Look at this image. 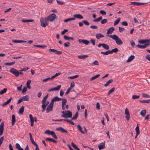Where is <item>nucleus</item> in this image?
Instances as JSON below:
<instances>
[{"instance_id": "nucleus-1", "label": "nucleus", "mask_w": 150, "mask_h": 150, "mask_svg": "<svg viewBox=\"0 0 150 150\" xmlns=\"http://www.w3.org/2000/svg\"><path fill=\"white\" fill-rule=\"evenodd\" d=\"M107 36H108L110 38L113 40H115L116 43L118 45H120L123 44V42L121 39L118 36L115 35H107Z\"/></svg>"}, {"instance_id": "nucleus-2", "label": "nucleus", "mask_w": 150, "mask_h": 150, "mask_svg": "<svg viewBox=\"0 0 150 150\" xmlns=\"http://www.w3.org/2000/svg\"><path fill=\"white\" fill-rule=\"evenodd\" d=\"M72 116V113L69 110L65 111V112L61 115V117L65 118H70Z\"/></svg>"}, {"instance_id": "nucleus-3", "label": "nucleus", "mask_w": 150, "mask_h": 150, "mask_svg": "<svg viewBox=\"0 0 150 150\" xmlns=\"http://www.w3.org/2000/svg\"><path fill=\"white\" fill-rule=\"evenodd\" d=\"M41 19V25L43 27H45L46 25H47L48 23V20L47 18H45L43 19Z\"/></svg>"}, {"instance_id": "nucleus-4", "label": "nucleus", "mask_w": 150, "mask_h": 150, "mask_svg": "<svg viewBox=\"0 0 150 150\" xmlns=\"http://www.w3.org/2000/svg\"><path fill=\"white\" fill-rule=\"evenodd\" d=\"M56 15L54 13H52L47 18L48 21L52 22L56 18Z\"/></svg>"}, {"instance_id": "nucleus-5", "label": "nucleus", "mask_w": 150, "mask_h": 150, "mask_svg": "<svg viewBox=\"0 0 150 150\" xmlns=\"http://www.w3.org/2000/svg\"><path fill=\"white\" fill-rule=\"evenodd\" d=\"M9 71L16 76L18 77V72L17 69L12 68Z\"/></svg>"}, {"instance_id": "nucleus-6", "label": "nucleus", "mask_w": 150, "mask_h": 150, "mask_svg": "<svg viewBox=\"0 0 150 150\" xmlns=\"http://www.w3.org/2000/svg\"><path fill=\"white\" fill-rule=\"evenodd\" d=\"M54 105V103L50 102V103L48 106L46 112L47 113H49L52 110V108Z\"/></svg>"}, {"instance_id": "nucleus-7", "label": "nucleus", "mask_w": 150, "mask_h": 150, "mask_svg": "<svg viewBox=\"0 0 150 150\" xmlns=\"http://www.w3.org/2000/svg\"><path fill=\"white\" fill-rule=\"evenodd\" d=\"M139 42L140 44L144 43H149L150 45V40L149 39H146L145 40H143L139 41Z\"/></svg>"}, {"instance_id": "nucleus-8", "label": "nucleus", "mask_w": 150, "mask_h": 150, "mask_svg": "<svg viewBox=\"0 0 150 150\" xmlns=\"http://www.w3.org/2000/svg\"><path fill=\"white\" fill-rule=\"evenodd\" d=\"M125 113L126 115V118L127 120H129L130 118V115L128 109L126 108L125 111Z\"/></svg>"}, {"instance_id": "nucleus-9", "label": "nucleus", "mask_w": 150, "mask_h": 150, "mask_svg": "<svg viewBox=\"0 0 150 150\" xmlns=\"http://www.w3.org/2000/svg\"><path fill=\"white\" fill-rule=\"evenodd\" d=\"M56 129L57 131H61V132L63 133H65L67 134L68 133V132L67 130H65L62 127H59L58 128H56Z\"/></svg>"}, {"instance_id": "nucleus-10", "label": "nucleus", "mask_w": 150, "mask_h": 150, "mask_svg": "<svg viewBox=\"0 0 150 150\" xmlns=\"http://www.w3.org/2000/svg\"><path fill=\"white\" fill-rule=\"evenodd\" d=\"M61 87V85H59L57 87H54L53 88H52L51 89H50L48 90V91L49 92H50L53 91H58L59 90Z\"/></svg>"}, {"instance_id": "nucleus-11", "label": "nucleus", "mask_w": 150, "mask_h": 150, "mask_svg": "<svg viewBox=\"0 0 150 150\" xmlns=\"http://www.w3.org/2000/svg\"><path fill=\"white\" fill-rule=\"evenodd\" d=\"M149 45V44L145 43L144 45H137V46L141 49H144Z\"/></svg>"}, {"instance_id": "nucleus-12", "label": "nucleus", "mask_w": 150, "mask_h": 150, "mask_svg": "<svg viewBox=\"0 0 150 150\" xmlns=\"http://www.w3.org/2000/svg\"><path fill=\"white\" fill-rule=\"evenodd\" d=\"M105 141L99 144L98 146V148L99 150H102L105 148Z\"/></svg>"}, {"instance_id": "nucleus-13", "label": "nucleus", "mask_w": 150, "mask_h": 150, "mask_svg": "<svg viewBox=\"0 0 150 150\" xmlns=\"http://www.w3.org/2000/svg\"><path fill=\"white\" fill-rule=\"evenodd\" d=\"M4 128V123L2 122H1L0 125V135H1L3 132Z\"/></svg>"}, {"instance_id": "nucleus-14", "label": "nucleus", "mask_w": 150, "mask_h": 150, "mask_svg": "<svg viewBox=\"0 0 150 150\" xmlns=\"http://www.w3.org/2000/svg\"><path fill=\"white\" fill-rule=\"evenodd\" d=\"M79 42L80 43L82 42L86 45H88L89 43V41L86 40H81L80 39L79 40Z\"/></svg>"}, {"instance_id": "nucleus-15", "label": "nucleus", "mask_w": 150, "mask_h": 150, "mask_svg": "<svg viewBox=\"0 0 150 150\" xmlns=\"http://www.w3.org/2000/svg\"><path fill=\"white\" fill-rule=\"evenodd\" d=\"M62 100V98H59L57 96L55 97L54 98H53L51 100V102L52 103H54V101H59Z\"/></svg>"}, {"instance_id": "nucleus-16", "label": "nucleus", "mask_w": 150, "mask_h": 150, "mask_svg": "<svg viewBox=\"0 0 150 150\" xmlns=\"http://www.w3.org/2000/svg\"><path fill=\"white\" fill-rule=\"evenodd\" d=\"M96 37L97 39L98 40H99L100 38L104 37V36L101 33H98L96 34Z\"/></svg>"}, {"instance_id": "nucleus-17", "label": "nucleus", "mask_w": 150, "mask_h": 150, "mask_svg": "<svg viewBox=\"0 0 150 150\" xmlns=\"http://www.w3.org/2000/svg\"><path fill=\"white\" fill-rule=\"evenodd\" d=\"M29 135L30 136V139L32 144L35 146L36 145H37V144H36V143L35 142L34 140L33 139L32 135V134L30 133H29Z\"/></svg>"}, {"instance_id": "nucleus-18", "label": "nucleus", "mask_w": 150, "mask_h": 150, "mask_svg": "<svg viewBox=\"0 0 150 150\" xmlns=\"http://www.w3.org/2000/svg\"><path fill=\"white\" fill-rule=\"evenodd\" d=\"M74 18L79 19H82L83 18V16L80 14H76L74 15Z\"/></svg>"}, {"instance_id": "nucleus-19", "label": "nucleus", "mask_w": 150, "mask_h": 150, "mask_svg": "<svg viewBox=\"0 0 150 150\" xmlns=\"http://www.w3.org/2000/svg\"><path fill=\"white\" fill-rule=\"evenodd\" d=\"M135 56L133 55H131L128 58L127 61V62H129L132 61L134 59Z\"/></svg>"}, {"instance_id": "nucleus-20", "label": "nucleus", "mask_w": 150, "mask_h": 150, "mask_svg": "<svg viewBox=\"0 0 150 150\" xmlns=\"http://www.w3.org/2000/svg\"><path fill=\"white\" fill-rule=\"evenodd\" d=\"M12 126H13L15 124L16 121V117L15 115H12Z\"/></svg>"}, {"instance_id": "nucleus-21", "label": "nucleus", "mask_w": 150, "mask_h": 150, "mask_svg": "<svg viewBox=\"0 0 150 150\" xmlns=\"http://www.w3.org/2000/svg\"><path fill=\"white\" fill-rule=\"evenodd\" d=\"M76 18L74 17L70 18L64 20V21L65 22L67 23L71 21L74 20Z\"/></svg>"}, {"instance_id": "nucleus-22", "label": "nucleus", "mask_w": 150, "mask_h": 150, "mask_svg": "<svg viewBox=\"0 0 150 150\" xmlns=\"http://www.w3.org/2000/svg\"><path fill=\"white\" fill-rule=\"evenodd\" d=\"M88 57V55H80L78 56V57L80 59H84Z\"/></svg>"}, {"instance_id": "nucleus-23", "label": "nucleus", "mask_w": 150, "mask_h": 150, "mask_svg": "<svg viewBox=\"0 0 150 150\" xmlns=\"http://www.w3.org/2000/svg\"><path fill=\"white\" fill-rule=\"evenodd\" d=\"M115 30V29H108L107 32V33L108 35L111 34Z\"/></svg>"}, {"instance_id": "nucleus-24", "label": "nucleus", "mask_w": 150, "mask_h": 150, "mask_svg": "<svg viewBox=\"0 0 150 150\" xmlns=\"http://www.w3.org/2000/svg\"><path fill=\"white\" fill-rule=\"evenodd\" d=\"M24 106H22L19 109V113L20 114H22L23 113L24 111Z\"/></svg>"}, {"instance_id": "nucleus-25", "label": "nucleus", "mask_w": 150, "mask_h": 150, "mask_svg": "<svg viewBox=\"0 0 150 150\" xmlns=\"http://www.w3.org/2000/svg\"><path fill=\"white\" fill-rule=\"evenodd\" d=\"M77 127L79 131L82 134H84L85 132L82 130V128L80 125H78L77 126Z\"/></svg>"}, {"instance_id": "nucleus-26", "label": "nucleus", "mask_w": 150, "mask_h": 150, "mask_svg": "<svg viewBox=\"0 0 150 150\" xmlns=\"http://www.w3.org/2000/svg\"><path fill=\"white\" fill-rule=\"evenodd\" d=\"M12 42L15 43H21L26 42V41L23 40H13Z\"/></svg>"}, {"instance_id": "nucleus-27", "label": "nucleus", "mask_w": 150, "mask_h": 150, "mask_svg": "<svg viewBox=\"0 0 150 150\" xmlns=\"http://www.w3.org/2000/svg\"><path fill=\"white\" fill-rule=\"evenodd\" d=\"M12 99V98L11 97L8 100H7L6 102H5L3 104L2 106H4L8 104L11 101V100Z\"/></svg>"}, {"instance_id": "nucleus-28", "label": "nucleus", "mask_w": 150, "mask_h": 150, "mask_svg": "<svg viewBox=\"0 0 150 150\" xmlns=\"http://www.w3.org/2000/svg\"><path fill=\"white\" fill-rule=\"evenodd\" d=\"M100 53L102 54L105 55H108L109 54H111L110 52V50H108L106 51L105 52H101Z\"/></svg>"}, {"instance_id": "nucleus-29", "label": "nucleus", "mask_w": 150, "mask_h": 150, "mask_svg": "<svg viewBox=\"0 0 150 150\" xmlns=\"http://www.w3.org/2000/svg\"><path fill=\"white\" fill-rule=\"evenodd\" d=\"M31 81L30 80H28L27 81L26 83L27 87L29 89L31 88V87L30 86V84L31 83Z\"/></svg>"}, {"instance_id": "nucleus-30", "label": "nucleus", "mask_w": 150, "mask_h": 150, "mask_svg": "<svg viewBox=\"0 0 150 150\" xmlns=\"http://www.w3.org/2000/svg\"><path fill=\"white\" fill-rule=\"evenodd\" d=\"M16 149L18 150H24L20 146V144L18 143L16 144Z\"/></svg>"}, {"instance_id": "nucleus-31", "label": "nucleus", "mask_w": 150, "mask_h": 150, "mask_svg": "<svg viewBox=\"0 0 150 150\" xmlns=\"http://www.w3.org/2000/svg\"><path fill=\"white\" fill-rule=\"evenodd\" d=\"M146 111L145 110H142L140 112V114L142 117H144L146 113Z\"/></svg>"}, {"instance_id": "nucleus-32", "label": "nucleus", "mask_w": 150, "mask_h": 150, "mask_svg": "<svg viewBox=\"0 0 150 150\" xmlns=\"http://www.w3.org/2000/svg\"><path fill=\"white\" fill-rule=\"evenodd\" d=\"M72 146L76 150H80L79 148L77 146L76 144H75L73 142L71 143Z\"/></svg>"}, {"instance_id": "nucleus-33", "label": "nucleus", "mask_w": 150, "mask_h": 150, "mask_svg": "<svg viewBox=\"0 0 150 150\" xmlns=\"http://www.w3.org/2000/svg\"><path fill=\"white\" fill-rule=\"evenodd\" d=\"M48 94H47L43 98L42 100V103H44L46 102V100L48 97Z\"/></svg>"}, {"instance_id": "nucleus-34", "label": "nucleus", "mask_w": 150, "mask_h": 150, "mask_svg": "<svg viewBox=\"0 0 150 150\" xmlns=\"http://www.w3.org/2000/svg\"><path fill=\"white\" fill-rule=\"evenodd\" d=\"M29 96L27 95L24 96L22 97L23 100L28 101L29 99Z\"/></svg>"}, {"instance_id": "nucleus-35", "label": "nucleus", "mask_w": 150, "mask_h": 150, "mask_svg": "<svg viewBox=\"0 0 150 150\" xmlns=\"http://www.w3.org/2000/svg\"><path fill=\"white\" fill-rule=\"evenodd\" d=\"M103 47L106 50H108L109 49V46L107 44L105 43H103Z\"/></svg>"}, {"instance_id": "nucleus-36", "label": "nucleus", "mask_w": 150, "mask_h": 150, "mask_svg": "<svg viewBox=\"0 0 150 150\" xmlns=\"http://www.w3.org/2000/svg\"><path fill=\"white\" fill-rule=\"evenodd\" d=\"M34 21L33 20H29V19H23L22 20V21L23 23H28L29 22H32Z\"/></svg>"}, {"instance_id": "nucleus-37", "label": "nucleus", "mask_w": 150, "mask_h": 150, "mask_svg": "<svg viewBox=\"0 0 150 150\" xmlns=\"http://www.w3.org/2000/svg\"><path fill=\"white\" fill-rule=\"evenodd\" d=\"M136 132L137 133V135H139L140 133L139 128L138 126V124H137V126L135 128Z\"/></svg>"}, {"instance_id": "nucleus-38", "label": "nucleus", "mask_w": 150, "mask_h": 150, "mask_svg": "<svg viewBox=\"0 0 150 150\" xmlns=\"http://www.w3.org/2000/svg\"><path fill=\"white\" fill-rule=\"evenodd\" d=\"M113 81V80L112 79H110L107 83L104 85V86L105 87L107 86L110 83H112Z\"/></svg>"}, {"instance_id": "nucleus-39", "label": "nucleus", "mask_w": 150, "mask_h": 150, "mask_svg": "<svg viewBox=\"0 0 150 150\" xmlns=\"http://www.w3.org/2000/svg\"><path fill=\"white\" fill-rule=\"evenodd\" d=\"M139 102L141 103H148L150 102V100H141L139 101Z\"/></svg>"}, {"instance_id": "nucleus-40", "label": "nucleus", "mask_w": 150, "mask_h": 150, "mask_svg": "<svg viewBox=\"0 0 150 150\" xmlns=\"http://www.w3.org/2000/svg\"><path fill=\"white\" fill-rule=\"evenodd\" d=\"M78 112H76L75 115L71 118V120H74V119H77V118L78 117Z\"/></svg>"}, {"instance_id": "nucleus-41", "label": "nucleus", "mask_w": 150, "mask_h": 150, "mask_svg": "<svg viewBox=\"0 0 150 150\" xmlns=\"http://www.w3.org/2000/svg\"><path fill=\"white\" fill-rule=\"evenodd\" d=\"M15 62L14 61L12 62H10V63L7 62V63H5V65L11 66V65H12L14 64H15Z\"/></svg>"}, {"instance_id": "nucleus-42", "label": "nucleus", "mask_w": 150, "mask_h": 150, "mask_svg": "<svg viewBox=\"0 0 150 150\" xmlns=\"http://www.w3.org/2000/svg\"><path fill=\"white\" fill-rule=\"evenodd\" d=\"M120 18H118L115 22L114 23V25H117L120 22Z\"/></svg>"}, {"instance_id": "nucleus-43", "label": "nucleus", "mask_w": 150, "mask_h": 150, "mask_svg": "<svg viewBox=\"0 0 150 150\" xmlns=\"http://www.w3.org/2000/svg\"><path fill=\"white\" fill-rule=\"evenodd\" d=\"M118 51V49L117 48H115L112 49V50H110V52L111 54H112L113 52L116 53Z\"/></svg>"}, {"instance_id": "nucleus-44", "label": "nucleus", "mask_w": 150, "mask_h": 150, "mask_svg": "<svg viewBox=\"0 0 150 150\" xmlns=\"http://www.w3.org/2000/svg\"><path fill=\"white\" fill-rule=\"evenodd\" d=\"M7 91V89L6 88H4L3 90H1L0 91V94L2 95L3 94L5 93Z\"/></svg>"}, {"instance_id": "nucleus-45", "label": "nucleus", "mask_w": 150, "mask_h": 150, "mask_svg": "<svg viewBox=\"0 0 150 150\" xmlns=\"http://www.w3.org/2000/svg\"><path fill=\"white\" fill-rule=\"evenodd\" d=\"M53 131H51L49 130H47L45 131V133L49 135H51L52 134Z\"/></svg>"}, {"instance_id": "nucleus-46", "label": "nucleus", "mask_w": 150, "mask_h": 150, "mask_svg": "<svg viewBox=\"0 0 150 150\" xmlns=\"http://www.w3.org/2000/svg\"><path fill=\"white\" fill-rule=\"evenodd\" d=\"M100 76V75L99 74H97L94 76L92 77L91 79V81H92L95 79L98 78V77Z\"/></svg>"}, {"instance_id": "nucleus-47", "label": "nucleus", "mask_w": 150, "mask_h": 150, "mask_svg": "<svg viewBox=\"0 0 150 150\" xmlns=\"http://www.w3.org/2000/svg\"><path fill=\"white\" fill-rule=\"evenodd\" d=\"M62 105H65L67 102V100L66 99L64 98L62 99Z\"/></svg>"}, {"instance_id": "nucleus-48", "label": "nucleus", "mask_w": 150, "mask_h": 150, "mask_svg": "<svg viewBox=\"0 0 150 150\" xmlns=\"http://www.w3.org/2000/svg\"><path fill=\"white\" fill-rule=\"evenodd\" d=\"M102 19V17L101 16L99 17V18H97L96 19H94L93 20V21L95 22H98Z\"/></svg>"}, {"instance_id": "nucleus-49", "label": "nucleus", "mask_w": 150, "mask_h": 150, "mask_svg": "<svg viewBox=\"0 0 150 150\" xmlns=\"http://www.w3.org/2000/svg\"><path fill=\"white\" fill-rule=\"evenodd\" d=\"M34 46L41 48H45L47 47V46L45 45H34Z\"/></svg>"}, {"instance_id": "nucleus-50", "label": "nucleus", "mask_w": 150, "mask_h": 150, "mask_svg": "<svg viewBox=\"0 0 150 150\" xmlns=\"http://www.w3.org/2000/svg\"><path fill=\"white\" fill-rule=\"evenodd\" d=\"M115 87H113L111 89H110L109 91L108 95H110L111 93L114 91L115 90Z\"/></svg>"}, {"instance_id": "nucleus-51", "label": "nucleus", "mask_w": 150, "mask_h": 150, "mask_svg": "<svg viewBox=\"0 0 150 150\" xmlns=\"http://www.w3.org/2000/svg\"><path fill=\"white\" fill-rule=\"evenodd\" d=\"M82 23L86 25H89V23L87 21H83Z\"/></svg>"}, {"instance_id": "nucleus-52", "label": "nucleus", "mask_w": 150, "mask_h": 150, "mask_svg": "<svg viewBox=\"0 0 150 150\" xmlns=\"http://www.w3.org/2000/svg\"><path fill=\"white\" fill-rule=\"evenodd\" d=\"M51 135L54 139H57L58 138L54 131H53L52 134H51Z\"/></svg>"}, {"instance_id": "nucleus-53", "label": "nucleus", "mask_w": 150, "mask_h": 150, "mask_svg": "<svg viewBox=\"0 0 150 150\" xmlns=\"http://www.w3.org/2000/svg\"><path fill=\"white\" fill-rule=\"evenodd\" d=\"M139 2H131L130 3L131 5L134 6H138Z\"/></svg>"}, {"instance_id": "nucleus-54", "label": "nucleus", "mask_w": 150, "mask_h": 150, "mask_svg": "<svg viewBox=\"0 0 150 150\" xmlns=\"http://www.w3.org/2000/svg\"><path fill=\"white\" fill-rule=\"evenodd\" d=\"M139 96H137L136 95H134L132 96V98L133 99H137L139 98Z\"/></svg>"}, {"instance_id": "nucleus-55", "label": "nucleus", "mask_w": 150, "mask_h": 150, "mask_svg": "<svg viewBox=\"0 0 150 150\" xmlns=\"http://www.w3.org/2000/svg\"><path fill=\"white\" fill-rule=\"evenodd\" d=\"M143 97L144 98H150V96L146 94L143 93L142 94Z\"/></svg>"}, {"instance_id": "nucleus-56", "label": "nucleus", "mask_w": 150, "mask_h": 150, "mask_svg": "<svg viewBox=\"0 0 150 150\" xmlns=\"http://www.w3.org/2000/svg\"><path fill=\"white\" fill-rule=\"evenodd\" d=\"M107 22V20L106 19H104L102 20L101 21V23L102 24H104L106 23Z\"/></svg>"}, {"instance_id": "nucleus-57", "label": "nucleus", "mask_w": 150, "mask_h": 150, "mask_svg": "<svg viewBox=\"0 0 150 150\" xmlns=\"http://www.w3.org/2000/svg\"><path fill=\"white\" fill-rule=\"evenodd\" d=\"M29 117L30 119V122H34V118H33L31 114L29 115Z\"/></svg>"}, {"instance_id": "nucleus-58", "label": "nucleus", "mask_w": 150, "mask_h": 150, "mask_svg": "<svg viewBox=\"0 0 150 150\" xmlns=\"http://www.w3.org/2000/svg\"><path fill=\"white\" fill-rule=\"evenodd\" d=\"M79 76L78 75H76L73 76L69 77V78L71 79H74L75 78H77Z\"/></svg>"}, {"instance_id": "nucleus-59", "label": "nucleus", "mask_w": 150, "mask_h": 150, "mask_svg": "<svg viewBox=\"0 0 150 150\" xmlns=\"http://www.w3.org/2000/svg\"><path fill=\"white\" fill-rule=\"evenodd\" d=\"M62 53V52L61 51H58L56 50L55 54L57 55L61 54Z\"/></svg>"}, {"instance_id": "nucleus-60", "label": "nucleus", "mask_w": 150, "mask_h": 150, "mask_svg": "<svg viewBox=\"0 0 150 150\" xmlns=\"http://www.w3.org/2000/svg\"><path fill=\"white\" fill-rule=\"evenodd\" d=\"M122 24L124 26H127L128 25V23L127 22L124 21L122 23Z\"/></svg>"}, {"instance_id": "nucleus-61", "label": "nucleus", "mask_w": 150, "mask_h": 150, "mask_svg": "<svg viewBox=\"0 0 150 150\" xmlns=\"http://www.w3.org/2000/svg\"><path fill=\"white\" fill-rule=\"evenodd\" d=\"M57 4H59L62 5L64 4V2L62 1H58V0H57Z\"/></svg>"}, {"instance_id": "nucleus-62", "label": "nucleus", "mask_w": 150, "mask_h": 150, "mask_svg": "<svg viewBox=\"0 0 150 150\" xmlns=\"http://www.w3.org/2000/svg\"><path fill=\"white\" fill-rule=\"evenodd\" d=\"M71 89V88L70 87H69L68 88V89L67 90V91L65 93V94L66 95H67L70 92V90Z\"/></svg>"}, {"instance_id": "nucleus-63", "label": "nucleus", "mask_w": 150, "mask_h": 150, "mask_svg": "<svg viewBox=\"0 0 150 150\" xmlns=\"http://www.w3.org/2000/svg\"><path fill=\"white\" fill-rule=\"evenodd\" d=\"M68 31V30L67 29H65L63 31H62L61 32L62 34V35H64Z\"/></svg>"}, {"instance_id": "nucleus-64", "label": "nucleus", "mask_w": 150, "mask_h": 150, "mask_svg": "<svg viewBox=\"0 0 150 150\" xmlns=\"http://www.w3.org/2000/svg\"><path fill=\"white\" fill-rule=\"evenodd\" d=\"M146 58L150 62V55H147L146 56Z\"/></svg>"}]
</instances>
